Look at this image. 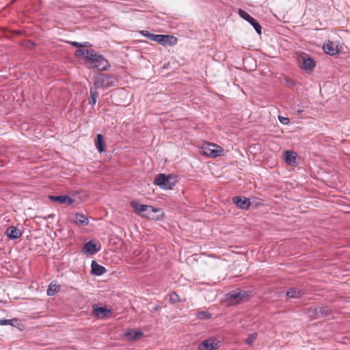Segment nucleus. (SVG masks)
<instances>
[{"label":"nucleus","instance_id":"26","mask_svg":"<svg viewBox=\"0 0 350 350\" xmlns=\"http://www.w3.org/2000/svg\"><path fill=\"white\" fill-rule=\"evenodd\" d=\"M60 290L59 286L51 283L47 289V295L49 296L55 295Z\"/></svg>","mask_w":350,"mask_h":350},{"label":"nucleus","instance_id":"1","mask_svg":"<svg viewBox=\"0 0 350 350\" xmlns=\"http://www.w3.org/2000/svg\"><path fill=\"white\" fill-rule=\"evenodd\" d=\"M88 60L90 62L89 67L95 68L98 70H107L110 64L107 59L103 55L97 53L94 50L91 53Z\"/></svg>","mask_w":350,"mask_h":350},{"label":"nucleus","instance_id":"11","mask_svg":"<svg viewBox=\"0 0 350 350\" xmlns=\"http://www.w3.org/2000/svg\"><path fill=\"white\" fill-rule=\"evenodd\" d=\"M232 202L240 208L247 210L250 206L249 198L242 196H236L233 198Z\"/></svg>","mask_w":350,"mask_h":350},{"label":"nucleus","instance_id":"10","mask_svg":"<svg viewBox=\"0 0 350 350\" xmlns=\"http://www.w3.org/2000/svg\"><path fill=\"white\" fill-rule=\"evenodd\" d=\"M49 199L52 202H57L64 204H72L75 202V200L69 196H49Z\"/></svg>","mask_w":350,"mask_h":350},{"label":"nucleus","instance_id":"37","mask_svg":"<svg viewBox=\"0 0 350 350\" xmlns=\"http://www.w3.org/2000/svg\"><path fill=\"white\" fill-rule=\"evenodd\" d=\"M159 308V306H156L154 308H153V311H156L158 310V308Z\"/></svg>","mask_w":350,"mask_h":350},{"label":"nucleus","instance_id":"8","mask_svg":"<svg viewBox=\"0 0 350 350\" xmlns=\"http://www.w3.org/2000/svg\"><path fill=\"white\" fill-rule=\"evenodd\" d=\"M238 13L241 18H244L253 26L258 34H261V26L256 20L252 17L247 12L243 11L241 9L239 10Z\"/></svg>","mask_w":350,"mask_h":350},{"label":"nucleus","instance_id":"16","mask_svg":"<svg viewBox=\"0 0 350 350\" xmlns=\"http://www.w3.org/2000/svg\"><path fill=\"white\" fill-rule=\"evenodd\" d=\"M91 273L92 275H101L103 274H104L106 271V269L99 265L96 261L95 260H93L92 262V264H91Z\"/></svg>","mask_w":350,"mask_h":350},{"label":"nucleus","instance_id":"27","mask_svg":"<svg viewBox=\"0 0 350 350\" xmlns=\"http://www.w3.org/2000/svg\"><path fill=\"white\" fill-rule=\"evenodd\" d=\"M90 93L91 96V99L89 101V104L91 105H94L96 102V98L98 96V93L96 92V90H93L92 88L90 89Z\"/></svg>","mask_w":350,"mask_h":350},{"label":"nucleus","instance_id":"35","mask_svg":"<svg viewBox=\"0 0 350 350\" xmlns=\"http://www.w3.org/2000/svg\"><path fill=\"white\" fill-rule=\"evenodd\" d=\"M90 46H91V44L90 42H85L81 43L80 48L88 47Z\"/></svg>","mask_w":350,"mask_h":350},{"label":"nucleus","instance_id":"34","mask_svg":"<svg viewBox=\"0 0 350 350\" xmlns=\"http://www.w3.org/2000/svg\"><path fill=\"white\" fill-rule=\"evenodd\" d=\"M158 38H158V34L151 33V35L150 36L149 40H152V41L157 42Z\"/></svg>","mask_w":350,"mask_h":350},{"label":"nucleus","instance_id":"7","mask_svg":"<svg viewBox=\"0 0 350 350\" xmlns=\"http://www.w3.org/2000/svg\"><path fill=\"white\" fill-rule=\"evenodd\" d=\"M220 347V342L215 338H210L204 340L198 346L199 350H215Z\"/></svg>","mask_w":350,"mask_h":350},{"label":"nucleus","instance_id":"22","mask_svg":"<svg viewBox=\"0 0 350 350\" xmlns=\"http://www.w3.org/2000/svg\"><path fill=\"white\" fill-rule=\"evenodd\" d=\"M125 336L130 340H138L143 336V333L140 331L130 330L125 334Z\"/></svg>","mask_w":350,"mask_h":350},{"label":"nucleus","instance_id":"33","mask_svg":"<svg viewBox=\"0 0 350 350\" xmlns=\"http://www.w3.org/2000/svg\"><path fill=\"white\" fill-rule=\"evenodd\" d=\"M152 33H150L147 30H142L141 31V34L142 36H144V37L147 38L148 39H149L150 38V36L151 35Z\"/></svg>","mask_w":350,"mask_h":350},{"label":"nucleus","instance_id":"17","mask_svg":"<svg viewBox=\"0 0 350 350\" xmlns=\"http://www.w3.org/2000/svg\"><path fill=\"white\" fill-rule=\"evenodd\" d=\"M131 206L133 209L134 212L142 216L144 213V211H146L148 208V205L140 204L137 201L133 200L131 202Z\"/></svg>","mask_w":350,"mask_h":350},{"label":"nucleus","instance_id":"4","mask_svg":"<svg viewBox=\"0 0 350 350\" xmlns=\"http://www.w3.org/2000/svg\"><path fill=\"white\" fill-rule=\"evenodd\" d=\"M113 78L107 74L99 75L94 81L96 88H107L113 85Z\"/></svg>","mask_w":350,"mask_h":350},{"label":"nucleus","instance_id":"36","mask_svg":"<svg viewBox=\"0 0 350 350\" xmlns=\"http://www.w3.org/2000/svg\"><path fill=\"white\" fill-rule=\"evenodd\" d=\"M71 45L75 46V47H79L80 48V45H81V43L80 42H72L71 43Z\"/></svg>","mask_w":350,"mask_h":350},{"label":"nucleus","instance_id":"21","mask_svg":"<svg viewBox=\"0 0 350 350\" xmlns=\"http://www.w3.org/2000/svg\"><path fill=\"white\" fill-rule=\"evenodd\" d=\"M331 310L327 306H321L315 309V313L318 317H327L330 314Z\"/></svg>","mask_w":350,"mask_h":350},{"label":"nucleus","instance_id":"6","mask_svg":"<svg viewBox=\"0 0 350 350\" xmlns=\"http://www.w3.org/2000/svg\"><path fill=\"white\" fill-rule=\"evenodd\" d=\"M228 296L232 302L237 304L244 301L249 296V293L247 291L237 288L230 291L228 293Z\"/></svg>","mask_w":350,"mask_h":350},{"label":"nucleus","instance_id":"19","mask_svg":"<svg viewBox=\"0 0 350 350\" xmlns=\"http://www.w3.org/2000/svg\"><path fill=\"white\" fill-rule=\"evenodd\" d=\"M73 221L78 225L87 226L89 223V219L83 213H76L73 217Z\"/></svg>","mask_w":350,"mask_h":350},{"label":"nucleus","instance_id":"12","mask_svg":"<svg viewBox=\"0 0 350 350\" xmlns=\"http://www.w3.org/2000/svg\"><path fill=\"white\" fill-rule=\"evenodd\" d=\"M100 250V246L98 245L92 241L86 243L83 247V252L85 254L93 255L97 253Z\"/></svg>","mask_w":350,"mask_h":350},{"label":"nucleus","instance_id":"23","mask_svg":"<svg viewBox=\"0 0 350 350\" xmlns=\"http://www.w3.org/2000/svg\"><path fill=\"white\" fill-rule=\"evenodd\" d=\"M91 53H93V49H83L81 48L76 50L75 54L77 57H83L88 59Z\"/></svg>","mask_w":350,"mask_h":350},{"label":"nucleus","instance_id":"18","mask_svg":"<svg viewBox=\"0 0 350 350\" xmlns=\"http://www.w3.org/2000/svg\"><path fill=\"white\" fill-rule=\"evenodd\" d=\"M315 66V62L308 55L303 57L301 68L306 70L311 71Z\"/></svg>","mask_w":350,"mask_h":350},{"label":"nucleus","instance_id":"30","mask_svg":"<svg viewBox=\"0 0 350 350\" xmlns=\"http://www.w3.org/2000/svg\"><path fill=\"white\" fill-rule=\"evenodd\" d=\"M197 317L200 319H207L211 318V314L207 311H201L197 313Z\"/></svg>","mask_w":350,"mask_h":350},{"label":"nucleus","instance_id":"5","mask_svg":"<svg viewBox=\"0 0 350 350\" xmlns=\"http://www.w3.org/2000/svg\"><path fill=\"white\" fill-rule=\"evenodd\" d=\"M148 208H149L144 211L142 217L152 220H159L163 218L164 214L160 208H157L149 205H148Z\"/></svg>","mask_w":350,"mask_h":350},{"label":"nucleus","instance_id":"28","mask_svg":"<svg viewBox=\"0 0 350 350\" xmlns=\"http://www.w3.org/2000/svg\"><path fill=\"white\" fill-rule=\"evenodd\" d=\"M257 336H258V334L256 332H253V333L250 334L245 340L246 344H247L249 345H252L253 342L257 338Z\"/></svg>","mask_w":350,"mask_h":350},{"label":"nucleus","instance_id":"31","mask_svg":"<svg viewBox=\"0 0 350 350\" xmlns=\"http://www.w3.org/2000/svg\"><path fill=\"white\" fill-rule=\"evenodd\" d=\"M178 301V295L175 293H172L170 296V301L172 304H174V303L177 302Z\"/></svg>","mask_w":350,"mask_h":350},{"label":"nucleus","instance_id":"32","mask_svg":"<svg viewBox=\"0 0 350 350\" xmlns=\"http://www.w3.org/2000/svg\"><path fill=\"white\" fill-rule=\"evenodd\" d=\"M280 122L283 124H287L289 122V119L287 118L279 117Z\"/></svg>","mask_w":350,"mask_h":350},{"label":"nucleus","instance_id":"24","mask_svg":"<svg viewBox=\"0 0 350 350\" xmlns=\"http://www.w3.org/2000/svg\"><path fill=\"white\" fill-rule=\"evenodd\" d=\"M302 295V291L297 289L296 288H291L286 293V295L291 298H299Z\"/></svg>","mask_w":350,"mask_h":350},{"label":"nucleus","instance_id":"20","mask_svg":"<svg viewBox=\"0 0 350 350\" xmlns=\"http://www.w3.org/2000/svg\"><path fill=\"white\" fill-rule=\"evenodd\" d=\"M284 159L287 164L295 165L296 163L297 153L293 151H286L284 152Z\"/></svg>","mask_w":350,"mask_h":350},{"label":"nucleus","instance_id":"29","mask_svg":"<svg viewBox=\"0 0 350 350\" xmlns=\"http://www.w3.org/2000/svg\"><path fill=\"white\" fill-rule=\"evenodd\" d=\"M16 319H1L0 320V325H14V323H16Z\"/></svg>","mask_w":350,"mask_h":350},{"label":"nucleus","instance_id":"2","mask_svg":"<svg viewBox=\"0 0 350 350\" xmlns=\"http://www.w3.org/2000/svg\"><path fill=\"white\" fill-rule=\"evenodd\" d=\"M154 183L163 189H171L175 185V178L172 175L159 174L154 179Z\"/></svg>","mask_w":350,"mask_h":350},{"label":"nucleus","instance_id":"25","mask_svg":"<svg viewBox=\"0 0 350 350\" xmlns=\"http://www.w3.org/2000/svg\"><path fill=\"white\" fill-rule=\"evenodd\" d=\"M96 147L99 152H102L104 150V141L101 134H98L95 142Z\"/></svg>","mask_w":350,"mask_h":350},{"label":"nucleus","instance_id":"14","mask_svg":"<svg viewBox=\"0 0 350 350\" xmlns=\"http://www.w3.org/2000/svg\"><path fill=\"white\" fill-rule=\"evenodd\" d=\"M6 235L10 239L14 240L20 238L22 236L21 230L16 228V226H10L9 227L6 232Z\"/></svg>","mask_w":350,"mask_h":350},{"label":"nucleus","instance_id":"9","mask_svg":"<svg viewBox=\"0 0 350 350\" xmlns=\"http://www.w3.org/2000/svg\"><path fill=\"white\" fill-rule=\"evenodd\" d=\"M158 38L157 42L163 46H174L178 42L174 36L158 34Z\"/></svg>","mask_w":350,"mask_h":350},{"label":"nucleus","instance_id":"3","mask_svg":"<svg viewBox=\"0 0 350 350\" xmlns=\"http://www.w3.org/2000/svg\"><path fill=\"white\" fill-rule=\"evenodd\" d=\"M202 151L203 154L211 158H215L224 154V149L221 146L212 143L204 144L202 147Z\"/></svg>","mask_w":350,"mask_h":350},{"label":"nucleus","instance_id":"15","mask_svg":"<svg viewBox=\"0 0 350 350\" xmlns=\"http://www.w3.org/2000/svg\"><path fill=\"white\" fill-rule=\"evenodd\" d=\"M323 49L325 53L330 55H334L338 52V46L329 40L324 44Z\"/></svg>","mask_w":350,"mask_h":350},{"label":"nucleus","instance_id":"13","mask_svg":"<svg viewBox=\"0 0 350 350\" xmlns=\"http://www.w3.org/2000/svg\"><path fill=\"white\" fill-rule=\"evenodd\" d=\"M94 315L98 319H104L108 314L112 312V309H108L105 307H99L98 306H94Z\"/></svg>","mask_w":350,"mask_h":350}]
</instances>
